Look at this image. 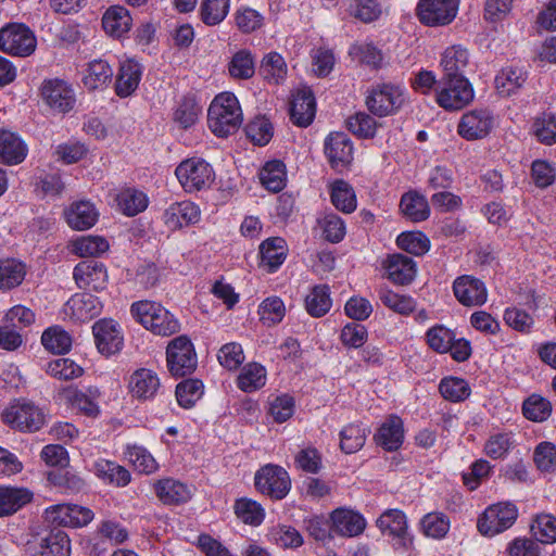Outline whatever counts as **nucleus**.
Masks as SVG:
<instances>
[{
	"label": "nucleus",
	"mask_w": 556,
	"mask_h": 556,
	"mask_svg": "<svg viewBox=\"0 0 556 556\" xmlns=\"http://www.w3.org/2000/svg\"><path fill=\"white\" fill-rule=\"evenodd\" d=\"M207 123L218 137L235 132L242 123V111L237 97L231 92L217 94L208 108Z\"/></svg>",
	"instance_id": "1"
},
{
	"label": "nucleus",
	"mask_w": 556,
	"mask_h": 556,
	"mask_svg": "<svg viewBox=\"0 0 556 556\" xmlns=\"http://www.w3.org/2000/svg\"><path fill=\"white\" fill-rule=\"evenodd\" d=\"M132 317L154 334L168 337L179 331V321L161 304L138 301L131 304Z\"/></svg>",
	"instance_id": "2"
},
{
	"label": "nucleus",
	"mask_w": 556,
	"mask_h": 556,
	"mask_svg": "<svg viewBox=\"0 0 556 556\" xmlns=\"http://www.w3.org/2000/svg\"><path fill=\"white\" fill-rule=\"evenodd\" d=\"M405 102L404 90L395 84L380 83L374 85L367 92L366 106L378 117L396 114Z\"/></svg>",
	"instance_id": "3"
},
{
	"label": "nucleus",
	"mask_w": 556,
	"mask_h": 556,
	"mask_svg": "<svg viewBox=\"0 0 556 556\" xmlns=\"http://www.w3.org/2000/svg\"><path fill=\"white\" fill-rule=\"evenodd\" d=\"M475 98V91L467 78L439 79L435 89V102L445 111H458L467 106Z\"/></svg>",
	"instance_id": "4"
},
{
	"label": "nucleus",
	"mask_w": 556,
	"mask_h": 556,
	"mask_svg": "<svg viewBox=\"0 0 556 556\" xmlns=\"http://www.w3.org/2000/svg\"><path fill=\"white\" fill-rule=\"evenodd\" d=\"M518 508L511 502H498L485 508L477 521L478 531L484 536H495L516 522Z\"/></svg>",
	"instance_id": "5"
},
{
	"label": "nucleus",
	"mask_w": 556,
	"mask_h": 556,
	"mask_svg": "<svg viewBox=\"0 0 556 556\" xmlns=\"http://www.w3.org/2000/svg\"><path fill=\"white\" fill-rule=\"evenodd\" d=\"M2 420L12 429L23 432L38 431L45 425L42 410L34 403L17 400L2 412Z\"/></svg>",
	"instance_id": "6"
},
{
	"label": "nucleus",
	"mask_w": 556,
	"mask_h": 556,
	"mask_svg": "<svg viewBox=\"0 0 556 556\" xmlns=\"http://www.w3.org/2000/svg\"><path fill=\"white\" fill-rule=\"evenodd\" d=\"M177 179L187 192L200 191L208 188L215 178L210 163L200 157L182 161L175 170Z\"/></svg>",
	"instance_id": "7"
},
{
	"label": "nucleus",
	"mask_w": 556,
	"mask_h": 556,
	"mask_svg": "<svg viewBox=\"0 0 556 556\" xmlns=\"http://www.w3.org/2000/svg\"><path fill=\"white\" fill-rule=\"evenodd\" d=\"M254 484L258 492L275 501L283 500L291 490L288 471L274 464H267L255 472Z\"/></svg>",
	"instance_id": "8"
},
{
	"label": "nucleus",
	"mask_w": 556,
	"mask_h": 556,
	"mask_svg": "<svg viewBox=\"0 0 556 556\" xmlns=\"http://www.w3.org/2000/svg\"><path fill=\"white\" fill-rule=\"evenodd\" d=\"M377 527L392 539L394 549L407 552L414 546V536L408 531L407 517L404 511L391 508L377 519Z\"/></svg>",
	"instance_id": "9"
},
{
	"label": "nucleus",
	"mask_w": 556,
	"mask_h": 556,
	"mask_svg": "<svg viewBox=\"0 0 556 556\" xmlns=\"http://www.w3.org/2000/svg\"><path fill=\"white\" fill-rule=\"evenodd\" d=\"M166 359L168 370L175 377L192 374L198 364L194 346L186 336H179L168 343Z\"/></svg>",
	"instance_id": "10"
},
{
	"label": "nucleus",
	"mask_w": 556,
	"mask_h": 556,
	"mask_svg": "<svg viewBox=\"0 0 556 556\" xmlns=\"http://www.w3.org/2000/svg\"><path fill=\"white\" fill-rule=\"evenodd\" d=\"M36 37L24 24H9L0 29V50L17 56L30 55L36 49Z\"/></svg>",
	"instance_id": "11"
},
{
	"label": "nucleus",
	"mask_w": 556,
	"mask_h": 556,
	"mask_svg": "<svg viewBox=\"0 0 556 556\" xmlns=\"http://www.w3.org/2000/svg\"><path fill=\"white\" fill-rule=\"evenodd\" d=\"M459 0H419L416 15L426 26H445L457 15Z\"/></svg>",
	"instance_id": "12"
},
{
	"label": "nucleus",
	"mask_w": 556,
	"mask_h": 556,
	"mask_svg": "<svg viewBox=\"0 0 556 556\" xmlns=\"http://www.w3.org/2000/svg\"><path fill=\"white\" fill-rule=\"evenodd\" d=\"M494 126V116L488 109L470 110L462 115L457 134L467 141L480 140L489 136Z\"/></svg>",
	"instance_id": "13"
},
{
	"label": "nucleus",
	"mask_w": 556,
	"mask_h": 556,
	"mask_svg": "<svg viewBox=\"0 0 556 556\" xmlns=\"http://www.w3.org/2000/svg\"><path fill=\"white\" fill-rule=\"evenodd\" d=\"M40 94L43 102L59 113L72 111L76 103L72 85L59 78L43 80Z\"/></svg>",
	"instance_id": "14"
},
{
	"label": "nucleus",
	"mask_w": 556,
	"mask_h": 556,
	"mask_svg": "<svg viewBox=\"0 0 556 556\" xmlns=\"http://www.w3.org/2000/svg\"><path fill=\"white\" fill-rule=\"evenodd\" d=\"M94 343L100 354L111 356L122 351L124 336L118 323L111 318H102L92 326Z\"/></svg>",
	"instance_id": "15"
},
{
	"label": "nucleus",
	"mask_w": 556,
	"mask_h": 556,
	"mask_svg": "<svg viewBox=\"0 0 556 556\" xmlns=\"http://www.w3.org/2000/svg\"><path fill=\"white\" fill-rule=\"evenodd\" d=\"M452 289L456 300L464 306H482L488 300L485 283L471 275L457 277Z\"/></svg>",
	"instance_id": "16"
},
{
	"label": "nucleus",
	"mask_w": 556,
	"mask_h": 556,
	"mask_svg": "<svg viewBox=\"0 0 556 556\" xmlns=\"http://www.w3.org/2000/svg\"><path fill=\"white\" fill-rule=\"evenodd\" d=\"M73 277L80 289L100 291L106 287L108 271L104 264L94 258L86 260L74 267Z\"/></svg>",
	"instance_id": "17"
},
{
	"label": "nucleus",
	"mask_w": 556,
	"mask_h": 556,
	"mask_svg": "<svg viewBox=\"0 0 556 556\" xmlns=\"http://www.w3.org/2000/svg\"><path fill=\"white\" fill-rule=\"evenodd\" d=\"M159 375L149 368L135 370L128 380V392L132 399L138 401H151L161 391Z\"/></svg>",
	"instance_id": "18"
},
{
	"label": "nucleus",
	"mask_w": 556,
	"mask_h": 556,
	"mask_svg": "<svg viewBox=\"0 0 556 556\" xmlns=\"http://www.w3.org/2000/svg\"><path fill=\"white\" fill-rule=\"evenodd\" d=\"M353 143L344 132H332L325 141L326 156L334 169L348 167L353 161Z\"/></svg>",
	"instance_id": "19"
},
{
	"label": "nucleus",
	"mask_w": 556,
	"mask_h": 556,
	"mask_svg": "<svg viewBox=\"0 0 556 556\" xmlns=\"http://www.w3.org/2000/svg\"><path fill=\"white\" fill-rule=\"evenodd\" d=\"M201 212L198 205L191 201L172 203L165 208L162 219L165 226L172 230L197 224L200 220Z\"/></svg>",
	"instance_id": "20"
},
{
	"label": "nucleus",
	"mask_w": 556,
	"mask_h": 556,
	"mask_svg": "<svg viewBox=\"0 0 556 556\" xmlns=\"http://www.w3.org/2000/svg\"><path fill=\"white\" fill-rule=\"evenodd\" d=\"M102 312L100 300L90 293L73 295L64 306V313L72 320L86 323L99 316Z\"/></svg>",
	"instance_id": "21"
},
{
	"label": "nucleus",
	"mask_w": 556,
	"mask_h": 556,
	"mask_svg": "<svg viewBox=\"0 0 556 556\" xmlns=\"http://www.w3.org/2000/svg\"><path fill=\"white\" fill-rule=\"evenodd\" d=\"M374 440L388 452L397 451L404 442V422L397 415H389L378 428Z\"/></svg>",
	"instance_id": "22"
},
{
	"label": "nucleus",
	"mask_w": 556,
	"mask_h": 556,
	"mask_svg": "<svg viewBox=\"0 0 556 556\" xmlns=\"http://www.w3.org/2000/svg\"><path fill=\"white\" fill-rule=\"evenodd\" d=\"M383 268L387 271L388 278L399 286L409 285L417 275L416 262L404 254H391L383 262Z\"/></svg>",
	"instance_id": "23"
},
{
	"label": "nucleus",
	"mask_w": 556,
	"mask_h": 556,
	"mask_svg": "<svg viewBox=\"0 0 556 556\" xmlns=\"http://www.w3.org/2000/svg\"><path fill=\"white\" fill-rule=\"evenodd\" d=\"M316 114L314 93L308 88L299 89L294 94L290 108V117L293 124L307 127Z\"/></svg>",
	"instance_id": "24"
},
{
	"label": "nucleus",
	"mask_w": 556,
	"mask_h": 556,
	"mask_svg": "<svg viewBox=\"0 0 556 556\" xmlns=\"http://www.w3.org/2000/svg\"><path fill=\"white\" fill-rule=\"evenodd\" d=\"M333 530L341 536L353 538L362 534L366 528L365 518L357 511L337 508L331 513Z\"/></svg>",
	"instance_id": "25"
},
{
	"label": "nucleus",
	"mask_w": 556,
	"mask_h": 556,
	"mask_svg": "<svg viewBox=\"0 0 556 556\" xmlns=\"http://www.w3.org/2000/svg\"><path fill=\"white\" fill-rule=\"evenodd\" d=\"M68 226L78 231L93 227L99 218V212L89 201L72 203L64 212Z\"/></svg>",
	"instance_id": "26"
},
{
	"label": "nucleus",
	"mask_w": 556,
	"mask_h": 556,
	"mask_svg": "<svg viewBox=\"0 0 556 556\" xmlns=\"http://www.w3.org/2000/svg\"><path fill=\"white\" fill-rule=\"evenodd\" d=\"M153 489L157 498L164 505H180L187 503L192 495L187 484L173 478L157 480Z\"/></svg>",
	"instance_id": "27"
},
{
	"label": "nucleus",
	"mask_w": 556,
	"mask_h": 556,
	"mask_svg": "<svg viewBox=\"0 0 556 556\" xmlns=\"http://www.w3.org/2000/svg\"><path fill=\"white\" fill-rule=\"evenodd\" d=\"M469 63V53L462 46H452L445 49L442 54L440 66L442 76L446 78H466L465 68Z\"/></svg>",
	"instance_id": "28"
},
{
	"label": "nucleus",
	"mask_w": 556,
	"mask_h": 556,
	"mask_svg": "<svg viewBox=\"0 0 556 556\" xmlns=\"http://www.w3.org/2000/svg\"><path fill=\"white\" fill-rule=\"evenodd\" d=\"M64 395L74 409L79 410L86 416L96 417L100 412L98 400L101 393L98 388H88L86 390L68 388L64 391Z\"/></svg>",
	"instance_id": "29"
},
{
	"label": "nucleus",
	"mask_w": 556,
	"mask_h": 556,
	"mask_svg": "<svg viewBox=\"0 0 556 556\" xmlns=\"http://www.w3.org/2000/svg\"><path fill=\"white\" fill-rule=\"evenodd\" d=\"M90 471L104 483L113 484L118 488L126 486L131 479L130 472L125 467L104 458L94 460Z\"/></svg>",
	"instance_id": "30"
},
{
	"label": "nucleus",
	"mask_w": 556,
	"mask_h": 556,
	"mask_svg": "<svg viewBox=\"0 0 556 556\" xmlns=\"http://www.w3.org/2000/svg\"><path fill=\"white\" fill-rule=\"evenodd\" d=\"M260 266L275 273L287 257L286 241L280 237L266 239L260 247Z\"/></svg>",
	"instance_id": "31"
},
{
	"label": "nucleus",
	"mask_w": 556,
	"mask_h": 556,
	"mask_svg": "<svg viewBox=\"0 0 556 556\" xmlns=\"http://www.w3.org/2000/svg\"><path fill=\"white\" fill-rule=\"evenodd\" d=\"M132 18L128 10L121 5L110 7L102 16L104 31L114 38H121L130 30Z\"/></svg>",
	"instance_id": "32"
},
{
	"label": "nucleus",
	"mask_w": 556,
	"mask_h": 556,
	"mask_svg": "<svg viewBox=\"0 0 556 556\" xmlns=\"http://www.w3.org/2000/svg\"><path fill=\"white\" fill-rule=\"evenodd\" d=\"M31 500L33 493L26 488L0 485V517L15 514Z\"/></svg>",
	"instance_id": "33"
},
{
	"label": "nucleus",
	"mask_w": 556,
	"mask_h": 556,
	"mask_svg": "<svg viewBox=\"0 0 556 556\" xmlns=\"http://www.w3.org/2000/svg\"><path fill=\"white\" fill-rule=\"evenodd\" d=\"M141 75L142 70L138 62L134 60L123 62L116 77V93L122 98L130 96L138 88Z\"/></svg>",
	"instance_id": "34"
},
{
	"label": "nucleus",
	"mask_w": 556,
	"mask_h": 556,
	"mask_svg": "<svg viewBox=\"0 0 556 556\" xmlns=\"http://www.w3.org/2000/svg\"><path fill=\"white\" fill-rule=\"evenodd\" d=\"M255 55L249 49L236 51L227 63V72L235 80H249L255 75Z\"/></svg>",
	"instance_id": "35"
},
{
	"label": "nucleus",
	"mask_w": 556,
	"mask_h": 556,
	"mask_svg": "<svg viewBox=\"0 0 556 556\" xmlns=\"http://www.w3.org/2000/svg\"><path fill=\"white\" fill-rule=\"evenodd\" d=\"M27 154L26 144L14 132L0 130V160L7 164H18Z\"/></svg>",
	"instance_id": "36"
},
{
	"label": "nucleus",
	"mask_w": 556,
	"mask_h": 556,
	"mask_svg": "<svg viewBox=\"0 0 556 556\" xmlns=\"http://www.w3.org/2000/svg\"><path fill=\"white\" fill-rule=\"evenodd\" d=\"M528 73L521 67L507 66L495 77V87L500 94L509 97L516 93L527 81Z\"/></svg>",
	"instance_id": "37"
},
{
	"label": "nucleus",
	"mask_w": 556,
	"mask_h": 556,
	"mask_svg": "<svg viewBox=\"0 0 556 556\" xmlns=\"http://www.w3.org/2000/svg\"><path fill=\"white\" fill-rule=\"evenodd\" d=\"M267 381L266 368L258 363L244 365L237 378V387L247 393L262 389Z\"/></svg>",
	"instance_id": "38"
},
{
	"label": "nucleus",
	"mask_w": 556,
	"mask_h": 556,
	"mask_svg": "<svg viewBox=\"0 0 556 556\" xmlns=\"http://www.w3.org/2000/svg\"><path fill=\"white\" fill-rule=\"evenodd\" d=\"M330 200L333 206L345 214H350L356 210L357 200L353 187L342 180H334L330 186Z\"/></svg>",
	"instance_id": "39"
},
{
	"label": "nucleus",
	"mask_w": 556,
	"mask_h": 556,
	"mask_svg": "<svg viewBox=\"0 0 556 556\" xmlns=\"http://www.w3.org/2000/svg\"><path fill=\"white\" fill-rule=\"evenodd\" d=\"M41 556H71V542L65 531L52 529L39 542Z\"/></svg>",
	"instance_id": "40"
},
{
	"label": "nucleus",
	"mask_w": 556,
	"mask_h": 556,
	"mask_svg": "<svg viewBox=\"0 0 556 556\" xmlns=\"http://www.w3.org/2000/svg\"><path fill=\"white\" fill-rule=\"evenodd\" d=\"M400 208L403 215L414 223L426 220L430 215L426 198L414 191L402 195Z\"/></svg>",
	"instance_id": "41"
},
{
	"label": "nucleus",
	"mask_w": 556,
	"mask_h": 556,
	"mask_svg": "<svg viewBox=\"0 0 556 556\" xmlns=\"http://www.w3.org/2000/svg\"><path fill=\"white\" fill-rule=\"evenodd\" d=\"M113 77V70L104 60H93L88 63L83 83L89 90H96L106 86Z\"/></svg>",
	"instance_id": "42"
},
{
	"label": "nucleus",
	"mask_w": 556,
	"mask_h": 556,
	"mask_svg": "<svg viewBox=\"0 0 556 556\" xmlns=\"http://www.w3.org/2000/svg\"><path fill=\"white\" fill-rule=\"evenodd\" d=\"M261 184L271 192H279L286 187V165L279 160L265 163L260 172Z\"/></svg>",
	"instance_id": "43"
},
{
	"label": "nucleus",
	"mask_w": 556,
	"mask_h": 556,
	"mask_svg": "<svg viewBox=\"0 0 556 556\" xmlns=\"http://www.w3.org/2000/svg\"><path fill=\"white\" fill-rule=\"evenodd\" d=\"M306 312L313 317H321L326 315L332 305L330 298V289L327 285H317L312 288L311 292L305 296Z\"/></svg>",
	"instance_id": "44"
},
{
	"label": "nucleus",
	"mask_w": 556,
	"mask_h": 556,
	"mask_svg": "<svg viewBox=\"0 0 556 556\" xmlns=\"http://www.w3.org/2000/svg\"><path fill=\"white\" fill-rule=\"evenodd\" d=\"M369 430L362 424H349L340 431V448L345 454H353L359 451L365 442Z\"/></svg>",
	"instance_id": "45"
},
{
	"label": "nucleus",
	"mask_w": 556,
	"mask_h": 556,
	"mask_svg": "<svg viewBox=\"0 0 556 556\" xmlns=\"http://www.w3.org/2000/svg\"><path fill=\"white\" fill-rule=\"evenodd\" d=\"M26 275L25 265L15 258H0V289L10 290L20 286Z\"/></svg>",
	"instance_id": "46"
},
{
	"label": "nucleus",
	"mask_w": 556,
	"mask_h": 556,
	"mask_svg": "<svg viewBox=\"0 0 556 556\" xmlns=\"http://www.w3.org/2000/svg\"><path fill=\"white\" fill-rule=\"evenodd\" d=\"M288 67L285 59L278 52L271 51L261 61L260 73L270 84H279L287 76Z\"/></svg>",
	"instance_id": "47"
},
{
	"label": "nucleus",
	"mask_w": 556,
	"mask_h": 556,
	"mask_svg": "<svg viewBox=\"0 0 556 556\" xmlns=\"http://www.w3.org/2000/svg\"><path fill=\"white\" fill-rule=\"evenodd\" d=\"M41 343L53 354H65L72 348V337L62 327L53 326L43 331Z\"/></svg>",
	"instance_id": "48"
},
{
	"label": "nucleus",
	"mask_w": 556,
	"mask_h": 556,
	"mask_svg": "<svg viewBox=\"0 0 556 556\" xmlns=\"http://www.w3.org/2000/svg\"><path fill=\"white\" fill-rule=\"evenodd\" d=\"M349 13L355 20L368 24L380 18L383 5L380 0H351Z\"/></svg>",
	"instance_id": "49"
},
{
	"label": "nucleus",
	"mask_w": 556,
	"mask_h": 556,
	"mask_svg": "<svg viewBox=\"0 0 556 556\" xmlns=\"http://www.w3.org/2000/svg\"><path fill=\"white\" fill-rule=\"evenodd\" d=\"M117 205L126 216H135L143 212L148 206V197L136 189H125L117 194Z\"/></svg>",
	"instance_id": "50"
},
{
	"label": "nucleus",
	"mask_w": 556,
	"mask_h": 556,
	"mask_svg": "<svg viewBox=\"0 0 556 556\" xmlns=\"http://www.w3.org/2000/svg\"><path fill=\"white\" fill-rule=\"evenodd\" d=\"M515 446L511 432H497L491 434L484 443L483 452L492 459H503Z\"/></svg>",
	"instance_id": "51"
},
{
	"label": "nucleus",
	"mask_w": 556,
	"mask_h": 556,
	"mask_svg": "<svg viewBox=\"0 0 556 556\" xmlns=\"http://www.w3.org/2000/svg\"><path fill=\"white\" fill-rule=\"evenodd\" d=\"M422 533L435 540L445 538L450 531V518L440 511H432L426 514L420 520Z\"/></svg>",
	"instance_id": "52"
},
{
	"label": "nucleus",
	"mask_w": 556,
	"mask_h": 556,
	"mask_svg": "<svg viewBox=\"0 0 556 556\" xmlns=\"http://www.w3.org/2000/svg\"><path fill=\"white\" fill-rule=\"evenodd\" d=\"M257 313L262 324L271 327L282 321L286 315V305L279 296H268L258 305Z\"/></svg>",
	"instance_id": "53"
},
{
	"label": "nucleus",
	"mask_w": 556,
	"mask_h": 556,
	"mask_svg": "<svg viewBox=\"0 0 556 556\" xmlns=\"http://www.w3.org/2000/svg\"><path fill=\"white\" fill-rule=\"evenodd\" d=\"M378 295L386 307L397 314L408 315L416 308V301L410 295L399 294L388 288H381Z\"/></svg>",
	"instance_id": "54"
},
{
	"label": "nucleus",
	"mask_w": 556,
	"mask_h": 556,
	"mask_svg": "<svg viewBox=\"0 0 556 556\" xmlns=\"http://www.w3.org/2000/svg\"><path fill=\"white\" fill-rule=\"evenodd\" d=\"M382 125L366 112H357L346 119L348 129L359 138H374Z\"/></svg>",
	"instance_id": "55"
},
{
	"label": "nucleus",
	"mask_w": 556,
	"mask_h": 556,
	"mask_svg": "<svg viewBox=\"0 0 556 556\" xmlns=\"http://www.w3.org/2000/svg\"><path fill=\"white\" fill-rule=\"evenodd\" d=\"M229 12V0H203L200 5V18L207 26L220 24Z\"/></svg>",
	"instance_id": "56"
},
{
	"label": "nucleus",
	"mask_w": 556,
	"mask_h": 556,
	"mask_svg": "<svg viewBox=\"0 0 556 556\" xmlns=\"http://www.w3.org/2000/svg\"><path fill=\"white\" fill-rule=\"evenodd\" d=\"M233 509L239 519L251 526H260L265 517V511L261 504L249 498L237 500Z\"/></svg>",
	"instance_id": "57"
},
{
	"label": "nucleus",
	"mask_w": 556,
	"mask_h": 556,
	"mask_svg": "<svg viewBox=\"0 0 556 556\" xmlns=\"http://www.w3.org/2000/svg\"><path fill=\"white\" fill-rule=\"evenodd\" d=\"M203 383L198 379H187L176 387V399L179 406L191 408L203 395Z\"/></svg>",
	"instance_id": "58"
},
{
	"label": "nucleus",
	"mask_w": 556,
	"mask_h": 556,
	"mask_svg": "<svg viewBox=\"0 0 556 556\" xmlns=\"http://www.w3.org/2000/svg\"><path fill=\"white\" fill-rule=\"evenodd\" d=\"M325 240L331 243L341 242L346 235L344 220L334 213H327L318 219Z\"/></svg>",
	"instance_id": "59"
},
{
	"label": "nucleus",
	"mask_w": 556,
	"mask_h": 556,
	"mask_svg": "<svg viewBox=\"0 0 556 556\" xmlns=\"http://www.w3.org/2000/svg\"><path fill=\"white\" fill-rule=\"evenodd\" d=\"M439 390L445 400L454 403L465 401L470 395V387L467 381L457 377L443 378Z\"/></svg>",
	"instance_id": "60"
},
{
	"label": "nucleus",
	"mask_w": 556,
	"mask_h": 556,
	"mask_svg": "<svg viewBox=\"0 0 556 556\" xmlns=\"http://www.w3.org/2000/svg\"><path fill=\"white\" fill-rule=\"evenodd\" d=\"M247 137L256 146H266L273 138L274 127L265 116L255 117L245 127Z\"/></svg>",
	"instance_id": "61"
},
{
	"label": "nucleus",
	"mask_w": 556,
	"mask_h": 556,
	"mask_svg": "<svg viewBox=\"0 0 556 556\" xmlns=\"http://www.w3.org/2000/svg\"><path fill=\"white\" fill-rule=\"evenodd\" d=\"M531 533L543 544L556 542V518L549 514L539 515L531 525Z\"/></svg>",
	"instance_id": "62"
},
{
	"label": "nucleus",
	"mask_w": 556,
	"mask_h": 556,
	"mask_svg": "<svg viewBox=\"0 0 556 556\" xmlns=\"http://www.w3.org/2000/svg\"><path fill=\"white\" fill-rule=\"evenodd\" d=\"M522 412L527 419L541 422L551 416L552 405L541 395L532 394L523 402Z\"/></svg>",
	"instance_id": "63"
},
{
	"label": "nucleus",
	"mask_w": 556,
	"mask_h": 556,
	"mask_svg": "<svg viewBox=\"0 0 556 556\" xmlns=\"http://www.w3.org/2000/svg\"><path fill=\"white\" fill-rule=\"evenodd\" d=\"M533 134L539 142L545 146L556 143V116L543 114L533 123Z\"/></svg>",
	"instance_id": "64"
}]
</instances>
